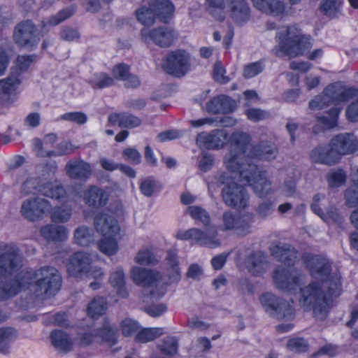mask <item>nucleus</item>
Segmentation results:
<instances>
[{
  "mask_svg": "<svg viewBox=\"0 0 358 358\" xmlns=\"http://www.w3.org/2000/svg\"><path fill=\"white\" fill-rule=\"evenodd\" d=\"M355 92L353 88H343L339 83L329 85L323 91L325 96L329 98L330 103L334 101H345L354 96Z\"/></svg>",
  "mask_w": 358,
  "mask_h": 358,
  "instance_id": "nucleus-26",
  "label": "nucleus"
},
{
  "mask_svg": "<svg viewBox=\"0 0 358 358\" xmlns=\"http://www.w3.org/2000/svg\"><path fill=\"white\" fill-rule=\"evenodd\" d=\"M188 212L192 218L201 221L204 225H208L210 223V216L202 208L196 206H189Z\"/></svg>",
  "mask_w": 358,
  "mask_h": 358,
  "instance_id": "nucleus-57",
  "label": "nucleus"
},
{
  "mask_svg": "<svg viewBox=\"0 0 358 358\" xmlns=\"http://www.w3.org/2000/svg\"><path fill=\"white\" fill-rule=\"evenodd\" d=\"M157 187V182L151 178L143 180L140 185L141 192L146 196H151Z\"/></svg>",
  "mask_w": 358,
  "mask_h": 358,
  "instance_id": "nucleus-62",
  "label": "nucleus"
},
{
  "mask_svg": "<svg viewBox=\"0 0 358 358\" xmlns=\"http://www.w3.org/2000/svg\"><path fill=\"white\" fill-rule=\"evenodd\" d=\"M117 329L108 322H105L101 328L85 333L82 336L81 343L83 345H89L93 341H103L109 345H114L117 341Z\"/></svg>",
  "mask_w": 358,
  "mask_h": 358,
  "instance_id": "nucleus-17",
  "label": "nucleus"
},
{
  "mask_svg": "<svg viewBox=\"0 0 358 358\" xmlns=\"http://www.w3.org/2000/svg\"><path fill=\"white\" fill-rule=\"evenodd\" d=\"M330 142L338 162L342 156L351 155L358 150V139L352 134L336 135Z\"/></svg>",
  "mask_w": 358,
  "mask_h": 358,
  "instance_id": "nucleus-16",
  "label": "nucleus"
},
{
  "mask_svg": "<svg viewBox=\"0 0 358 358\" xmlns=\"http://www.w3.org/2000/svg\"><path fill=\"white\" fill-rule=\"evenodd\" d=\"M138 21L144 26H151L157 18L150 5L141 6L136 11Z\"/></svg>",
  "mask_w": 358,
  "mask_h": 358,
  "instance_id": "nucleus-45",
  "label": "nucleus"
},
{
  "mask_svg": "<svg viewBox=\"0 0 358 358\" xmlns=\"http://www.w3.org/2000/svg\"><path fill=\"white\" fill-rule=\"evenodd\" d=\"M22 259L14 245L0 247V276L11 275L21 267Z\"/></svg>",
  "mask_w": 358,
  "mask_h": 358,
  "instance_id": "nucleus-14",
  "label": "nucleus"
},
{
  "mask_svg": "<svg viewBox=\"0 0 358 358\" xmlns=\"http://www.w3.org/2000/svg\"><path fill=\"white\" fill-rule=\"evenodd\" d=\"M157 348L165 356H173L178 352V341L175 337H166L157 345Z\"/></svg>",
  "mask_w": 358,
  "mask_h": 358,
  "instance_id": "nucleus-49",
  "label": "nucleus"
},
{
  "mask_svg": "<svg viewBox=\"0 0 358 358\" xmlns=\"http://www.w3.org/2000/svg\"><path fill=\"white\" fill-rule=\"evenodd\" d=\"M341 109L332 108L329 111V116H316V119L322 129H329L334 128L337 125L338 117Z\"/></svg>",
  "mask_w": 358,
  "mask_h": 358,
  "instance_id": "nucleus-46",
  "label": "nucleus"
},
{
  "mask_svg": "<svg viewBox=\"0 0 358 358\" xmlns=\"http://www.w3.org/2000/svg\"><path fill=\"white\" fill-rule=\"evenodd\" d=\"M56 171L57 166L55 165L38 168L36 173L29 176L22 183L20 193L24 196L41 194L56 200L64 198L66 191L55 180Z\"/></svg>",
  "mask_w": 358,
  "mask_h": 358,
  "instance_id": "nucleus-4",
  "label": "nucleus"
},
{
  "mask_svg": "<svg viewBox=\"0 0 358 358\" xmlns=\"http://www.w3.org/2000/svg\"><path fill=\"white\" fill-rule=\"evenodd\" d=\"M313 162L323 164L332 165L338 162L331 145H320L313 149L310 153Z\"/></svg>",
  "mask_w": 358,
  "mask_h": 358,
  "instance_id": "nucleus-23",
  "label": "nucleus"
},
{
  "mask_svg": "<svg viewBox=\"0 0 358 358\" xmlns=\"http://www.w3.org/2000/svg\"><path fill=\"white\" fill-rule=\"evenodd\" d=\"M71 211L69 207H56L50 212L51 220L55 222H66L71 217Z\"/></svg>",
  "mask_w": 358,
  "mask_h": 358,
  "instance_id": "nucleus-53",
  "label": "nucleus"
},
{
  "mask_svg": "<svg viewBox=\"0 0 358 358\" xmlns=\"http://www.w3.org/2000/svg\"><path fill=\"white\" fill-rule=\"evenodd\" d=\"M52 206L49 200L39 196L24 199L20 205V214L30 222L43 220L52 211Z\"/></svg>",
  "mask_w": 358,
  "mask_h": 358,
  "instance_id": "nucleus-7",
  "label": "nucleus"
},
{
  "mask_svg": "<svg viewBox=\"0 0 358 358\" xmlns=\"http://www.w3.org/2000/svg\"><path fill=\"white\" fill-rule=\"evenodd\" d=\"M345 180V174L342 170H335L329 172L327 175V181L329 186L332 187L342 185Z\"/></svg>",
  "mask_w": 358,
  "mask_h": 358,
  "instance_id": "nucleus-61",
  "label": "nucleus"
},
{
  "mask_svg": "<svg viewBox=\"0 0 358 358\" xmlns=\"http://www.w3.org/2000/svg\"><path fill=\"white\" fill-rule=\"evenodd\" d=\"M22 290L29 288L36 297L55 295L62 285V277L52 266H43L36 271H22L18 273Z\"/></svg>",
  "mask_w": 358,
  "mask_h": 358,
  "instance_id": "nucleus-3",
  "label": "nucleus"
},
{
  "mask_svg": "<svg viewBox=\"0 0 358 358\" xmlns=\"http://www.w3.org/2000/svg\"><path fill=\"white\" fill-rule=\"evenodd\" d=\"M22 291L18 273L9 280L6 276H0V301L6 300Z\"/></svg>",
  "mask_w": 358,
  "mask_h": 358,
  "instance_id": "nucleus-25",
  "label": "nucleus"
},
{
  "mask_svg": "<svg viewBox=\"0 0 358 358\" xmlns=\"http://www.w3.org/2000/svg\"><path fill=\"white\" fill-rule=\"evenodd\" d=\"M99 250L106 255L110 256L118 251V245L115 238L113 236H105L98 244Z\"/></svg>",
  "mask_w": 358,
  "mask_h": 358,
  "instance_id": "nucleus-50",
  "label": "nucleus"
},
{
  "mask_svg": "<svg viewBox=\"0 0 358 358\" xmlns=\"http://www.w3.org/2000/svg\"><path fill=\"white\" fill-rule=\"evenodd\" d=\"M278 153L277 147L268 142H261L253 147L252 155L262 160H273Z\"/></svg>",
  "mask_w": 358,
  "mask_h": 358,
  "instance_id": "nucleus-34",
  "label": "nucleus"
},
{
  "mask_svg": "<svg viewBox=\"0 0 358 358\" xmlns=\"http://www.w3.org/2000/svg\"><path fill=\"white\" fill-rule=\"evenodd\" d=\"M207 11L217 20H223L224 18V0H206Z\"/></svg>",
  "mask_w": 358,
  "mask_h": 358,
  "instance_id": "nucleus-48",
  "label": "nucleus"
},
{
  "mask_svg": "<svg viewBox=\"0 0 358 358\" xmlns=\"http://www.w3.org/2000/svg\"><path fill=\"white\" fill-rule=\"evenodd\" d=\"M343 0H321L320 10L330 18L338 17L342 12Z\"/></svg>",
  "mask_w": 358,
  "mask_h": 358,
  "instance_id": "nucleus-39",
  "label": "nucleus"
},
{
  "mask_svg": "<svg viewBox=\"0 0 358 358\" xmlns=\"http://www.w3.org/2000/svg\"><path fill=\"white\" fill-rule=\"evenodd\" d=\"M275 203L274 200L267 199L262 201L256 208L257 215L262 219H266L273 214L275 210Z\"/></svg>",
  "mask_w": 358,
  "mask_h": 358,
  "instance_id": "nucleus-51",
  "label": "nucleus"
},
{
  "mask_svg": "<svg viewBox=\"0 0 358 358\" xmlns=\"http://www.w3.org/2000/svg\"><path fill=\"white\" fill-rule=\"evenodd\" d=\"M272 254L287 267L279 266L273 272L275 286L282 290L295 291L304 279L300 271L293 267L297 260V251L288 244H278L272 248Z\"/></svg>",
  "mask_w": 358,
  "mask_h": 358,
  "instance_id": "nucleus-2",
  "label": "nucleus"
},
{
  "mask_svg": "<svg viewBox=\"0 0 358 358\" xmlns=\"http://www.w3.org/2000/svg\"><path fill=\"white\" fill-rule=\"evenodd\" d=\"M217 236V231L215 229H210L206 231L199 229L195 244L209 248H217L221 245V242Z\"/></svg>",
  "mask_w": 358,
  "mask_h": 358,
  "instance_id": "nucleus-35",
  "label": "nucleus"
},
{
  "mask_svg": "<svg viewBox=\"0 0 358 358\" xmlns=\"http://www.w3.org/2000/svg\"><path fill=\"white\" fill-rule=\"evenodd\" d=\"M245 266L249 273L253 275H259L266 268L264 255L261 252H255L245 259Z\"/></svg>",
  "mask_w": 358,
  "mask_h": 358,
  "instance_id": "nucleus-29",
  "label": "nucleus"
},
{
  "mask_svg": "<svg viewBox=\"0 0 358 358\" xmlns=\"http://www.w3.org/2000/svg\"><path fill=\"white\" fill-rule=\"evenodd\" d=\"M108 122L111 125H118L120 127L134 128L141 124L139 117L127 113H113L108 116Z\"/></svg>",
  "mask_w": 358,
  "mask_h": 358,
  "instance_id": "nucleus-30",
  "label": "nucleus"
},
{
  "mask_svg": "<svg viewBox=\"0 0 358 358\" xmlns=\"http://www.w3.org/2000/svg\"><path fill=\"white\" fill-rule=\"evenodd\" d=\"M120 329L123 336H131L138 331L139 325L135 320L126 318L121 322Z\"/></svg>",
  "mask_w": 358,
  "mask_h": 358,
  "instance_id": "nucleus-58",
  "label": "nucleus"
},
{
  "mask_svg": "<svg viewBox=\"0 0 358 358\" xmlns=\"http://www.w3.org/2000/svg\"><path fill=\"white\" fill-rule=\"evenodd\" d=\"M21 83L18 74H12L0 80V96L4 98L13 94Z\"/></svg>",
  "mask_w": 358,
  "mask_h": 358,
  "instance_id": "nucleus-38",
  "label": "nucleus"
},
{
  "mask_svg": "<svg viewBox=\"0 0 358 358\" xmlns=\"http://www.w3.org/2000/svg\"><path fill=\"white\" fill-rule=\"evenodd\" d=\"M67 175L73 179L85 180L92 175L91 165L83 160L69 161L66 165Z\"/></svg>",
  "mask_w": 358,
  "mask_h": 358,
  "instance_id": "nucleus-21",
  "label": "nucleus"
},
{
  "mask_svg": "<svg viewBox=\"0 0 358 358\" xmlns=\"http://www.w3.org/2000/svg\"><path fill=\"white\" fill-rule=\"evenodd\" d=\"M40 234L47 241H62L66 239L69 232L64 226L48 224L41 228Z\"/></svg>",
  "mask_w": 358,
  "mask_h": 358,
  "instance_id": "nucleus-28",
  "label": "nucleus"
},
{
  "mask_svg": "<svg viewBox=\"0 0 358 358\" xmlns=\"http://www.w3.org/2000/svg\"><path fill=\"white\" fill-rule=\"evenodd\" d=\"M92 259L89 254L82 252L74 253L69 259L67 271L72 276L88 271Z\"/></svg>",
  "mask_w": 358,
  "mask_h": 358,
  "instance_id": "nucleus-20",
  "label": "nucleus"
},
{
  "mask_svg": "<svg viewBox=\"0 0 358 358\" xmlns=\"http://www.w3.org/2000/svg\"><path fill=\"white\" fill-rule=\"evenodd\" d=\"M150 5L161 22L166 23L173 17L175 8L171 1L154 0Z\"/></svg>",
  "mask_w": 358,
  "mask_h": 358,
  "instance_id": "nucleus-27",
  "label": "nucleus"
},
{
  "mask_svg": "<svg viewBox=\"0 0 358 358\" xmlns=\"http://www.w3.org/2000/svg\"><path fill=\"white\" fill-rule=\"evenodd\" d=\"M109 282L118 296L122 298L127 296L128 293L125 286V276L122 268L118 267L110 273Z\"/></svg>",
  "mask_w": 358,
  "mask_h": 358,
  "instance_id": "nucleus-37",
  "label": "nucleus"
},
{
  "mask_svg": "<svg viewBox=\"0 0 358 358\" xmlns=\"http://www.w3.org/2000/svg\"><path fill=\"white\" fill-rule=\"evenodd\" d=\"M227 138V133L224 129H216L210 134H199L196 141L207 149H220L223 148Z\"/></svg>",
  "mask_w": 358,
  "mask_h": 358,
  "instance_id": "nucleus-19",
  "label": "nucleus"
},
{
  "mask_svg": "<svg viewBox=\"0 0 358 358\" xmlns=\"http://www.w3.org/2000/svg\"><path fill=\"white\" fill-rule=\"evenodd\" d=\"M250 173L248 178L243 181L250 186L254 193L259 198L266 197L273 193L271 182L267 178L266 172L259 170L254 164H249Z\"/></svg>",
  "mask_w": 358,
  "mask_h": 358,
  "instance_id": "nucleus-11",
  "label": "nucleus"
},
{
  "mask_svg": "<svg viewBox=\"0 0 358 358\" xmlns=\"http://www.w3.org/2000/svg\"><path fill=\"white\" fill-rule=\"evenodd\" d=\"M166 270L171 282L178 281L180 277L178 255L175 250H169L166 257Z\"/></svg>",
  "mask_w": 358,
  "mask_h": 358,
  "instance_id": "nucleus-40",
  "label": "nucleus"
},
{
  "mask_svg": "<svg viewBox=\"0 0 358 358\" xmlns=\"http://www.w3.org/2000/svg\"><path fill=\"white\" fill-rule=\"evenodd\" d=\"M329 98L327 97L324 92L322 94L315 96L309 101V108L312 110H322L330 106Z\"/></svg>",
  "mask_w": 358,
  "mask_h": 358,
  "instance_id": "nucleus-60",
  "label": "nucleus"
},
{
  "mask_svg": "<svg viewBox=\"0 0 358 358\" xmlns=\"http://www.w3.org/2000/svg\"><path fill=\"white\" fill-rule=\"evenodd\" d=\"M50 338L53 346L62 352L71 350L73 343L69 335L61 330H54L51 332Z\"/></svg>",
  "mask_w": 358,
  "mask_h": 358,
  "instance_id": "nucleus-36",
  "label": "nucleus"
},
{
  "mask_svg": "<svg viewBox=\"0 0 358 358\" xmlns=\"http://www.w3.org/2000/svg\"><path fill=\"white\" fill-rule=\"evenodd\" d=\"M163 333L162 328H145L138 332L136 340L142 343L150 342L159 338Z\"/></svg>",
  "mask_w": 358,
  "mask_h": 358,
  "instance_id": "nucleus-47",
  "label": "nucleus"
},
{
  "mask_svg": "<svg viewBox=\"0 0 358 358\" xmlns=\"http://www.w3.org/2000/svg\"><path fill=\"white\" fill-rule=\"evenodd\" d=\"M254 217V214L251 213H247L238 216L234 231L242 236L251 233Z\"/></svg>",
  "mask_w": 358,
  "mask_h": 358,
  "instance_id": "nucleus-42",
  "label": "nucleus"
},
{
  "mask_svg": "<svg viewBox=\"0 0 358 358\" xmlns=\"http://www.w3.org/2000/svg\"><path fill=\"white\" fill-rule=\"evenodd\" d=\"M306 267L315 280L301 289L299 304L305 310H312L316 318L324 320L332 299L341 294V275L332 271L330 262L325 258L313 257Z\"/></svg>",
  "mask_w": 358,
  "mask_h": 358,
  "instance_id": "nucleus-1",
  "label": "nucleus"
},
{
  "mask_svg": "<svg viewBox=\"0 0 358 358\" xmlns=\"http://www.w3.org/2000/svg\"><path fill=\"white\" fill-rule=\"evenodd\" d=\"M229 180L228 174L224 171L217 172L208 181V190L210 192L215 190L219 186L227 183Z\"/></svg>",
  "mask_w": 358,
  "mask_h": 358,
  "instance_id": "nucleus-56",
  "label": "nucleus"
},
{
  "mask_svg": "<svg viewBox=\"0 0 358 358\" xmlns=\"http://www.w3.org/2000/svg\"><path fill=\"white\" fill-rule=\"evenodd\" d=\"M257 9L275 16L283 14L285 3L280 0H252Z\"/></svg>",
  "mask_w": 358,
  "mask_h": 358,
  "instance_id": "nucleus-31",
  "label": "nucleus"
},
{
  "mask_svg": "<svg viewBox=\"0 0 358 358\" xmlns=\"http://www.w3.org/2000/svg\"><path fill=\"white\" fill-rule=\"evenodd\" d=\"M16 338V331L10 327L0 328V352L6 350L10 343Z\"/></svg>",
  "mask_w": 358,
  "mask_h": 358,
  "instance_id": "nucleus-52",
  "label": "nucleus"
},
{
  "mask_svg": "<svg viewBox=\"0 0 358 358\" xmlns=\"http://www.w3.org/2000/svg\"><path fill=\"white\" fill-rule=\"evenodd\" d=\"M229 15L238 24L247 22L250 16V8L245 0H230Z\"/></svg>",
  "mask_w": 358,
  "mask_h": 358,
  "instance_id": "nucleus-24",
  "label": "nucleus"
},
{
  "mask_svg": "<svg viewBox=\"0 0 358 358\" xmlns=\"http://www.w3.org/2000/svg\"><path fill=\"white\" fill-rule=\"evenodd\" d=\"M141 36L142 41L145 43L152 42L160 48H166L174 43L178 38V34L171 27L161 26L151 30L142 29Z\"/></svg>",
  "mask_w": 358,
  "mask_h": 358,
  "instance_id": "nucleus-10",
  "label": "nucleus"
},
{
  "mask_svg": "<svg viewBox=\"0 0 358 358\" xmlns=\"http://www.w3.org/2000/svg\"><path fill=\"white\" fill-rule=\"evenodd\" d=\"M76 7L71 6L59 10L56 15L45 19L41 22V32H46L49 27L56 26L69 18L76 12Z\"/></svg>",
  "mask_w": 358,
  "mask_h": 358,
  "instance_id": "nucleus-32",
  "label": "nucleus"
},
{
  "mask_svg": "<svg viewBox=\"0 0 358 358\" xmlns=\"http://www.w3.org/2000/svg\"><path fill=\"white\" fill-rule=\"evenodd\" d=\"M107 308V303L104 298L95 297L92 300L87 306V314L92 318L99 317L103 315Z\"/></svg>",
  "mask_w": 358,
  "mask_h": 358,
  "instance_id": "nucleus-44",
  "label": "nucleus"
},
{
  "mask_svg": "<svg viewBox=\"0 0 358 358\" xmlns=\"http://www.w3.org/2000/svg\"><path fill=\"white\" fill-rule=\"evenodd\" d=\"M93 88L102 89L111 86L113 84V78L104 73H98L90 80Z\"/></svg>",
  "mask_w": 358,
  "mask_h": 358,
  "instance_id": "nucleus-55",
  "label": "nucleus"
},
{
  "mask_svg": "<svg viewBox=\"0 0 358 358\" xmlns=\"http://www.w3.org/2000/svg\"><path fill=\"white\" fill-rule=\"evenodd\" d=\"M134 261L140 265H150L157 262L153 252L148 248L140 250L135 256Z\"/></svg>",
  "mask_w": 358,
  "mask_h": 358,
  "instance_id": "nucleus-54",
  "label": "nucleus"
},
{
  "mask_svg": "<svg viewBox=\"0 0 358 358\" xmlns=\"http://www.w3.org/2000/svg\"><path fill=\"white\" fill-rule=\"evenodd\" d=\"M41 34L31 20H24L18 23L13 31V39L20 46L31 48L40 41Z\"/></svg>",
  "mask_w": 358,
  "mask_h": 358,
  "instance_id": "nucleus-9",
  "label": "nucleus"
},
{
  "mask_svg": "<svg viewBox=\"0 0 358 358\" xmlns=\"http://www.w3.org/2000/svg\"><path fill=\"white\" fill-rule=\"evenodd\" d=\"M93 231L85 226L78 227L74 232L76 243L80 246H88L94 242Z\"/></svg>",
  "mask_w": 358,
  "mask_h": 358,
  "instance_id": "nucleus-43",
  "label": "nucleus"
},
{
  "mask_svg": "<svg viewBox=\"0 0 358 358\" xmlns=\"http://www.w3.org/2000/svg\"><path fill=\"white\" fill-rule=\"evenodd\" d=\"M224 203L233 208H245L248 206L249 195L244 187L236 182L227 183L222 190Z\"/></svg>",
  "mask_w": 358,
  "mask_h": 358,
  "instance_id": "nucleus-13",
  "label": "nucleus"
},
{
  "mask_svg": "<svg viewBox=\"0 0 358 358\" xmlns=\"http://www.w3.org/2000/svg\"><path fill=\"white\" fill-rule=\"evenodd\" d=\"M275 38L277 45L273 51L278 57L294 58L303 55L312 46L310 38L294 25L279 28Z\"/></svg>",
  "mask_w": 358,
  "mask_h": 358,
  "instance_id": "nucleus-5",
  "label": "nucleus"
},
{
  "mask_svg": "<svg viewBox=\"0 0 358 358\" xmlns=\"http://www.w3.org/2000/svg\"><path fill=\"white\" fill-rule=\"evenodd\" d=\"M189 54L182 50L169 52L164 59L163 68L169 74L181 77L186 74L190 66Z\"/></svg>",
  "mask_w": 358,
  "mask_h": 358,
  "instance_id": "nucleus-12",
  "label": "nucleus"
},
{
  "mask_svg": "<svg viewBox=\"0 0 358 358\" xmlns=\"http://www.w3.org/2000/svg\"><path fill=\"white\" fill-rule=\"evenodd\" d=\"M96 231L103 236H113L120 231L117 220L108 213H100L94 218Z\"/></svg>",
  "mask_w": 358,
  "mask_h": 358,
  "instance_id": "nucleus-18",
  "label": "nucleus"
},
{
  "mask_svg": "<svg viewBox=\"0 0 358 358\" xmlns=\"http://www.w3.org/2000/svg\"><path fill=\"white\" fill-rule=\"evenodd\" d=\"M59 120L84 124L87 121V116L85 113L80 111L69 112L62 115Z\"/></svg>",
  "mask_w": 358,
  "mask_h": 358,
  "instance_id": "nucleus-59",
  "label": "nucleus"
},
{
  "mask_svg": "<svg viewBox=\"0 0 358 358\" xmlns=\"http://www.w3.org/2000/svg\"><path fill=\"white\" fill-rule=\"evenodd\" d=\"M131 278L136 285L150 289L152 296H162L166 292L162 275L155 270L135 266L131 269Z\"/></svg>",
  "mask_w": 358,
  "mask_h": 358,
  "instance_id": "nucleus-8",
  "label": "nucleus"
},
{
  "mask_svg": "<svg viewBox=\"0 0 358 358\" xmlns=\"http://www.w3.org/2000/svg\"><path fill=\"white\" fill-rule=\"evenodd\" d=\"M223 163L229 172L238 176L242 180L245 178H248V174L250 173L248 164L252 163L246 155L229 150L224 157Z\"/></svg>",
  "mask_w": 358,
  "mask_h": 358,
  "instance_id": "nucleus-15",
  "label": "nucleus"
},
{
  "mask_svg": "<svg viewBox=\"0 0 358 358\" xmlns=\"http://www.w3.org/2000/svg\"><path fill=\"white\" fill-rule=\"evenodd\" d=\"M289 350L296 352H303L307 351L308 345L303 338H295L289 340L287 344Z\"/></svg>",
  "mask_w": 358,
  "mask_h": 358,
  "instance_id": "nucleus-64",
  "label": "nucleus"
},
{
  "mask_svg": "<svg viewBox=\"0 0 358 358\" xmlns=\"http://www.w3.org/2000/svg\"><path fill=\"white\" fill-rule=\"evenodd\" d=\"M264 69V65L262 62H257L246 65L243 70V76L246 78H251Z\"/></svg>",
  "mask_w": 358,
  "mask_h": 358,
  "instance_id": "nucleus-63",
  "label": "nucleus"
},
{
  "mask_svg": "<svg viewBox=\"0 0 358 358\" xmlns=\"http://www.w3.org/2000/svg\"><path fill=\"white\" fill-rule=\"evenodd\" d=\"M250 142V136L246 133L234 132L229 138V150L246 155Z\"/></svg>",
  "mask_w": 358,
  "mask_h": 358,
  "instance_id": "nucleus-33",
  "label": "nucleus"
},
{
  "mask_svg": "<svg viewBox=\"0 0 358 358\" xmlns=\"http://www.w3.org/2000/svg\"><path fill=\"white\" fill-rule=\"evenodd\" d=\"M83 199L90 207L98 208L106 204L108 196L101 188L95 185H91L85 190Z\"/></svg>",
  "mask_w": 358,
  "mask_h": 358,
  "instance_id": "nucleus-22",
  "label": "nucleus"
},
{
  "mask_svg": "<svg viewBox=\"0 0 358 358\" xmlns=\"http://www.w3.org/2000/svg\"><path fill=\"white\" fill-rule=\"evenodd\" d=\"M229 99L224 95H220L212 99L206 105V109L213 114L224 113L228 111Z\"/></svg>",
  "mask_w": 358,
  "mask_h": 358,
  "instance_id": "nucleus-41",
  "label": "nucleus"
},
{
  "mask_svg": "<svg viewBox=\"0 0 358 358\" xmlns=\"http://www.w3.org/2000/svg\"><path fill=\"white\" fill-rule=\"evenodd\" d=\"M259 301L265 311L273 318L290 321L295 317L292 306L272 293L262 294L259 297Z\"/></svg>",
  "mask_w": 358,
  "mask_h": 358,
  "instance_id": "nucleus-6",
  "label": "nucleus"
}]
</instances>
